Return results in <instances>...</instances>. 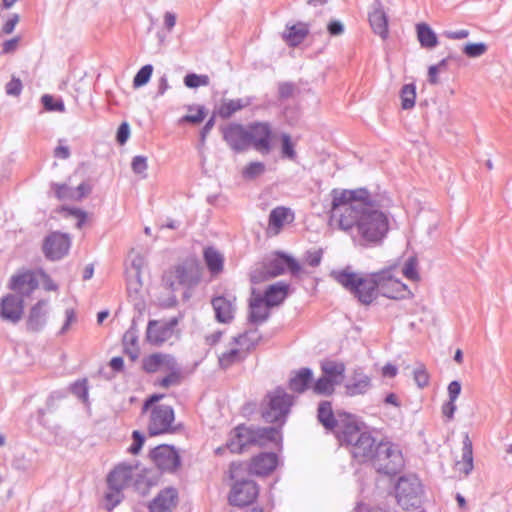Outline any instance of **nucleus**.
<instances>
[{
    "label": "nucleus",
    "instance_id": "f257e3e1",
    "mask_svg": "<svg viewBox=\"0 0 512 512\" xmlns=\"http://www.w3.org/2000/svg\"><path fill=\"white\" fill-rule=\"evenodd\" d=\"M330 197V226L346 232L361 246L382 243L389 231V219L366 188H334Z\"/></svg>",
    "mask_w": 512,
    "mask_h": 512
},
{
    "label": "nucleus",
    "instance_id": "f03ea898",
    "mask_svg": "<svg viewBox=\"0 0 512 512\" xmlns=\"http://www.w3.org/2000/svg\"><path fill=\"white\" fill-rule=\"evenodd\" d=\"M330 276L349 291L361 304H371L379 295V271L373 273H356L350 266L333 270Z\"/></svg>",
    "mask_w": 512,
    "mask_h": 512
},
{
    "label": "nucleus",
    "instance_id": "7ed1b4c3",
    "mask_svg": "<svg viewBox=\"0 0 512 512\" xmlns=\"http://www.w3.org/2000/svg\"><path fill=\"white\" fill-rule=\"evenodd\" d=\"M338 441L349 449L352 457L358 462L370 461L378 444L356 416L350 424L346 425V429L340 432Z\"/></svg>",
    "mask_w": 512,
    "mask_h": 512
},
{
    "label": "nucleus",
    "instance_id": "20e7f679",
    "mask_svg": "<svg viewBox=\"0 0 512 512\" xmlns=\"http://www.w3.org/2000/svg\"><path fill=\"white\" fill-rule=\"evenodd\" d=\"M370 462L378 473L388 476L400 473L405 466L400 447L390 441L377 444Z\"/></svg>",
    "mask_w": 512,
    "mask_h": 512
},
{
    "label": "nucleus",
    "instance_id": "39448f33",
    "mask_svg": "<svg viewBox=\"0 0 512 512\" xmlns=\"http://www.w3.org/2000/svg\"><path fill=\"white\" fill-rule=\"evenodd\" d=\"M200 278L201 271L198 263L193 259H186L166 271L163 282L174 293L179 286L193 288L200 282Z\"/></svg>",
    "mask_w": 512,
    "mask_h": 512
},
{
    "label": "nucleus",
    "instance_id": "423d86ee",
    "mask_svg": "<svg viewBox=\"0 0 512 512\" xmlns=\"http://www.w3.org/2000/svg\"><path fill=\"white\" fill-rule=\"evenodd\" d=\"M134 468L126 463L117 465L107 476V492L105 493L106 507L111 510L124 498L123 490L133 479Z\"/></svg>",
    "mask_w": 512,
    "mask_h": 512
},
{
    "label": "nucleus",
    "instance_id": "0eeeda50",
    "mask_svg": "<svg viewBox=\"0 0 512 512\" xmlns=\"http://www.w3.org/2000/svg\"><path fill=\"white\" fill-rule=\"evenodd\" d=\"M267 399V404L262 411L263 419L282 427L293 405V396L288 394L284 388L277 387L267 394Z\"/></svg>",
    "mask_w": 512,
    "mask_h": 512
},
{
    "label": "nucleus",
    "instance_id": "6e6552de",
    "mask_svg": "<svg viewBox=\"0 0 512 512\" xmlns=\"http://www.w3.org/2000/svg\"><path fill=\"white\" fill-rule=\"evenodd\" d=\"M398 505L404 509L418 508L422 502V485L415 475H407L399 478L395 487Z\"/></svg>",
    "mask_w": 512,
    "mask_h": 512
},
{
    "label": "nucleus",
    "instance_id": "1a4fd4ad",
    "mask_svg": "<svg viewBox=\"0 0 512 512\" xmlns=\"http://www.w3.org/2000/svg\"><path fill=\"white\" fill-rule=\"evenodd\" d=\"M354 417V415L346 412H337L334 414L329 401L320 402L317 410L318 421L327 430L333 431L337 439L340 436V432L346 429V425L350 424Z\"/></svg>",
    "mask_w": 512,
    "mask_h": 512
},
{
    "label": "nucleus",
    "instance_id": "9d476101",
    "mask_svg": "<svg viewBox=\"0 0 512 512\" xmlns=\"http://www.w3.org/2000/svg\"><path fill=\"white\" fill-rule=\"evenodd\" d=\"M393 272L392 267L379 271V295L390 299H403L410 291L407 285L395 278Z\"/></svg>",
    "mask_w": 512,
    "mask_h": 512
},
{
    "label": "nucleus",
    "instance_id": "9b49d317",
    "mask_svg": "<svg viewBox=\"0 0 512 512\" xmlns=\"http://www.w3.org/2000/svg\"><path fill=\"white\" fill-rule=\"evenodd\" d=\"M223 140L235 153H242L251 147L246 126L239 123H230L221 128Z\"/></svg>",
    "mask_w": 512,
    "mask_h": 512
},
{
    "label": "nucleus",
    "instance_id": "f8f14e48",
    "mask_svg": "<svg viewBox=\"0 0 512 512\" xmlns=\"http://www.w3.org/2000/svg\"><path fill=\"white\" fill-rule=\"evenodd\" d=\"M259 493L257 484L250 479L236 480L228 496L233 506L244 507L252 504Z\"/></svg>",
    "mask_w": 512,
    "mask_h": 512
},
{
    "label": "nucleus",
    "instance_id": "ddd939ff",
    "mask_svg": "<svg viewBox=\"0 0 512 512\" xmlns=\"http://www.w3.org/2000/svg\"><path fill=\"white\" fill-rule=\"evenodd\" d=\"M251 147L262 155L272 150V128L268 122H254L247 126Z\"/></svg>",
    "mask_w": 512,
    "mask_h": 512
},
{
    "label": "nucleus",
    "instance_id": "4468645a",
    "mask_svg": "<svg viewBox=\"0 0 512 512\" xmlns=\"http://www.w3.org/2000/svg\"><path fill=\"white\" fill-rule=\"evenodd\" d=\"M174 421V410L169 405H156L151 410L148 432L151 436L168 433Z\"/></svg>",
    "mask_w": 512,
    "mask_h": 512
},
{
    "label": "nucleus",
    "instance_id": "2eb2a0df",
    "mask_svg": "<svg viewBox=\"0 0 512 512\" xmlns=\"http://www.w3.org/2000/svg\"><path fill=\"white\" fill-rule=\"evenodd\" d=\"M178 324L177 318L169 320H150L146 329V340L152 345H161L169 340Z\"/></svg>",
    "mask_w": 512,
    "mask_h": 512
},
{
    "label": "nucleus",
    "instance_id": "dca6fc26",
    "mask_svg": "<svg viewBox=\"0 0 512 512\" xmlns=\"http://www.w3.org/2000/svg\"><path fill=\"white\" fill-rule=\"evenodd\" d=\"M155 465L163 472H174L181 464V459L173 446L159 445L150 452Z\"/></svg>",
    "mask_w": 512,
    "mask_h": 512
},
{
    "label": "nucleus",
    "instance_id": "f3484780",
    "mask_svg": "<svg viewBox=\"0 0 512 512\" xmlns=\"http://www.w3.org/2000/svg\"><path fill=\"white\" fill-rule=\"evenodd\" d=\"M70 245L71 241L67 234L53 232L45 238L43 252L47 259L60 260L68 253Z\"/></svg>",
    "mask_w": 512,
    "mask_h": 512
},
{
    "label": "nucleus",
    "instance_id": "a211bd4d",
    "mask_svg": "<svg viewBox=\"0 0 512 512\" xmlns=\"http://www.w3.org/2000/svg\"><path fill=\"white\" fill-rule=\"evenodd\" d=\"M24 299L16 294H7L0 301V317L2 320L17 324L23 316Z\"/></svg>",
    "mask_w": 512,
    "mask_h": 512
},
{
    "label": "nucleus",
    "instance_id": "6ab92c4d",
    "mask_svg": "<svg viewBox=\"0 0 512 512\" xmlns=\"http://www.w3.org/2000/svg\"><path fill=\"white\" fill-rule=\"evenodd\" d=\"M263 272L269 278L279 276L286 270L292 275H297L301 271L300 264L291 256L279 254L276 258L270 260L264 267Z\"/></svg>",
    "mask_w": 512,
    "mask_h": 512
},
{
    "label": "nucleus",
    "instance_id": "aec40b11",
    "mask_svg": "<svg viewBox=\"0 0 512 512\" xmlns=\"http://www.w3.org/2000/svg\"><path fill=\"white\" fill-rule=\"evenodd\" d=\"M39 286V281L33 271H24L13 275L9 281V289L13 290L16 295L29 297Z\"/></svg>",
    "mask_w": 512,
    "mask_h": 512
},
{
    "label": "nucleus",
    "instance_id": "412c9836",
    "mask_svg": "<svg viewBox=\"0 0 512 512\" xmlns=\"http://www.w3.org/2000/svg\"><path fill=\"white\" fill-rule=\"evenodd\" d=\"M178 503V492L173 487L161 490L150 502L149 512H172Z\"/></svg>",
    "mask_w": 512,
    "mask_h": 512
},
{
    "label": "nucleus",
    "instance_id": "4be33fe9",
    "mask_svg": "<svg viewBox=\"0 0 512 512\" xmlns=\"http://www.w3.org/2000/svg\"><path fill=\"white\" fill-rule=\"evenodd\" d=\"M371 387V377L364 373L361 368H357L352 372L348 382L345 384V393L350 397L364 395Z\"/></svg>",
    "mask_w": 512,
    "mask_h": 512
},
{
    "label": "nucleus",
    "instance_id": "5701e85b",
    "mask_svg": "<svg viewBox=\"0 0 512 512\" xmlns=\"http://www.w3.org/2000/svg\"><path fill=\"white\" fill-rule=\"evenodd\" d=\"M253 440L250 427L238 425L230 432L227 447L231 453H242L247 446L253 445Z\"/></svg>",
    "mask_w": 512,
    "mask_h": 512
},
{
    "label": "nucleus",
    "instance_id": "b1692460",
    "mask_svg": "<svg viewBox=\"0 0 512 512\" xmlns=\"http://www.w3.org/2000/svg\"><path fill=\"white\" fill-rule=\"evenodd\" d=\"M278 457L275 453H260L252 458L249 470L252 474L265 476L277 467Z\"/></svg>",
    "mask_w": 512,
    "mask_h": 512
},
{
    "label": "nucleus",
    "instance_id": "393cba45",
    "mask_svg": "<svg viewBox=\"0 0 512 512\" xmlns=\"http://www.w3.org/2000/svg\"><path fill=\"white\" fill-rule=\"evenodd\" d=\"M47 300H39L29 311L26 321L27 330L31 332L41 331L47 322Z\"/></svg>",
    "mask_w": 512,
    "mask_h": 512
},
{
    "label": "nucleus",
    "instance_id": "a878e982",
    "mask_svg": "<svg viewBox=\"0 0 512 512\" xmlns=\"http://www.w3.org/2000/svg\"><path fill=\"white\" fill-rule=\"evenodd\" d=\"M269 308L262 295L253 292L249 303V322L255 325L266 322L270 316Z\"/></svg>",
    "mask_w": 512,
    "mask_h": 512
},
{
    "label": "nucleus",
    "instance_id": "bb28decb",
    "mask_svg": "<svg viewBox=\"0 0 512 512\" xmlns=\"http://www.w3.org/2000/svg\"><path fill=\"white\" fill-rule=\"evenodd\" d=\"M235 297L217 296L212 299L216 320L220 323H229L234 318Z\"/></svg>",
    "mask_w": 512,
    "mask_h": 512
},
{
    "label": "nucleus",
    "instance_id": "cd10ccee",
    "mask_svg": "<svg viewBox=\"0 0 512 512\" xmlns=\"http://www.w3.org/2000/svg\"><path fill=\"white\" fill-rule=\"evenodd\" d=\"M281 427H250L253 445L266 446L272 442L278 444L281 441Z\"/></svg>",
    "mask_w": 512,
    "mask_h": 512
},
{
    "label": "nucleus",
    "instance_id": "c85d7f7f",
    "mask_svg": "<svg viewBox=\"0 0 512 512\" xmlns=\"http://www.w3.org/2000/svg\"><path fill=\"white\" fill-rule=\"evenodd\" d=\"M369 22L375 34L382 39L388 36V17L380 1H376L373 11L369 14Z\"/></svg>",
    "mask_w": 512,
    "mask_h": 512
},
{
    "label": "nucleus",
    "instance_id": "c756f323",
    "mask_svg": "<svg viewBox=\"0 0 512 512\" xmlns=\"http://www.w3.org/2000/svg\"><path fill=\"white\" fill-rule=\"evenodd\" d=\"M289 285L284 282H277L267 287L262 296L268 307L280 305L288 295Z\"/></svg>",
    "mask_w": 512,
    "mask_h": 512
},
{
    "label": "nucleus",
    "instance_id": "7c9ffc66",
    "mask_svg": "<svg viewBox=\"0 0 512 512\" xmlns=\"http://www.w3.org/2000/svg\"><path fill=\"white\" fill-rule=\"evenodd\" d=\"M312 378V370L308 367H303L291 376L289 379V388L296 393H303L310 387Z\"/></svg>",
    "mask_w": 512,
    "mask_h": 512
},
{
    "label": "nucleus",
    "instance_id": "2f4dec72",
    "mask_svg": "<svg viewBox=\"0 0 512 512\" xmlns=\"http://www.w3.org/2000/svg\"><path fill=\"white\" fill-rule=\"evenodd\" d=\"M309 33V27L306 23L299 22L297 24L286 27L284 38L289 46L295 47L303 42Z\"/></svg>",
    "mask_w": 512,
    "mask_h": 512
},
{
    "label": "nucleus",
    "instance_id": "473e14b6",
    "mask_svg": "<svg viewBox=\"0 0 512 512\" xmlns=\"http://www.w3.org/2000/svg\"><path fill=\"white\" fill-rule=\"evenodd\" d=\"M289 214L290 209L283 206L272 209L269 214L268 232L277 235L284 226Z\"/></svg>",
    "mask_w": 512,
    "mask_h": 512
},
{
    "label": "nucleus",
    "instance_id": "72a5a7b5",
    "mask_svg": "<svg viewBox=\"0 0 512 512\" xmlns=\"http://www.w3.org/2000/svg\"><path fill=\"white\" fill-rule=\"evenodd\" d=\"M416 32L422 48L433 49L438 45V37L428 24L418 23L416 25Z\"/></svg>",
    "mask_w": 512,
    "mask_h": 512
},
{
    "label": "nucleus",
    "instance_id": "f704fd0d",
    "mask_svg": "<svg viewBox=\"0 0 512 512\" xmlns=\"http://www.w3.org/2000/svg\"><path fill=\"white\" fill-rule=\"evenodd\" d=\"M203 257L211 274H219L223 270L224 259L221 253L214 247L204 249Z\"/></svg>",
    "mask_w": 512,
    "mask_h": 512
},
{
    "label": "nucleus",
    "instance_id": "c9c22d12",
    "mask_svg": "<svg viewBox=\"0 0 512 512\" xmlns=\"http://www.w3.org/2000/svg\"><path fill=\"white\" fill-rule=\"evenodd\" d=\"M321 370L324 376L331 380H335L337 384H340L346 367L342 362L326 360L321 363Z\"/></svg>",
    "mask_w": 512,
    "mask_h": 512
},
{
    "label": "nucleus",
    "instance_id": "e433bc0d",
    "mask_svg": "<svg viewBox=\"0 0 512 512\" xmlns=\"http://www.w3.org/2000/svg\"><path fill=\"white\" fill-rule=\"evenodd\" d=\"M457 464L461 465L460 470H462L465 475H469L473 470V446L468 434H466L463 439L462 460Z\"/></svg>",
    "mask_w": 512,
    "mask_h": 512
},
{
    "label": "nucleus",
    "instance_id": "4c0bfd02",
    "mask_svg": "<svg viewBox=\"0 0 512 512\" xmlns=\"http://www.w3.org/2000/svg\"><path fill=\"white\" fill-rule=\"evenodd\" d=\"M250 104V99H231L223 101L219 107V115L226 119L231 117L235 112L245 108Z\"/></svg>",
    "mask_w": 512,
    "mask_h": 512
},
{
    "label": "nucleus",
    "instance_id": "58836bf2",
    "mask_svg": "<svg viewBox=\"0 0 512 512\" xmlns=\"http://www.w3.org/2000/svg\"><path fill=\"white\" fill-rule=\"evenodd\" d=\"M245 358H246V352H243L242 350L237 349V348H233V349H230L229 351L223 352L219 356V358H218L219 366L222 369L226 370V369L230 368L231 366H233L234 364L244 361Z\"/></svg>",
    "mask_w": 512,
    "mask_h": 512
},
{
    "label": "nucleus",
    "instance_id": "ea45409f",
    "mask_svg": "<svg viewBox=\"0 0 512 512\" xmlns=\"http://www.w3.org/2000/svg\"><path fill=\"white\" fill-rule=\"evenodd\" d=\"M261 339V335L259 334L257 329L246 331L242 334L233 338V343L244 347L247 351L254 348L259 340Z\"/></svg>",
    "mask_w": 512,
    "mask_h": 512
},
{
    "label": "nucleus",
    "instance_id": "a19ab883",
    "mask_svg": "<svg viewBox=\"0 0 512 512\" xmlns=\"http://www.w3.org/2000/svg\"><path fill=\"white\" fill-rule=\"evenodd\" d=\"M336 385L338 384L335 380L322 375L315 381L312 390L317 395L330 396L334 393Z\"/></svg>",
    "mask_w": 512,
    "mask_h": 512
},
{
    "label": "nucleus",
    "instance_id": "79ce46f5",
    "mask_svg": "<svg viewBox=\"0 0 512 512\" xmlns=\"http://www.w3.org/2000/svg\"><path fill=\"white\" fill-rule=\"evenodd\" d=\"M401 107L410 110L415 106L416 86L414 83L405 84L400 90Z\"/></svg>",
    "mask_w": 512,
    "mask_h": 512
},
{
    "label": "nucleus",
    "instance_id": "37998d69",
    "mask_svg": "<svg viewBox=\"0 0 512 512\" xmlns=\"http://www.w3.org/2000/svg\"><path fill=\"white\" fill-rule=\"evenodd\" d=\"M189 114L184 115L179 119V124L191 123V124H199L206 117V110L204 106H189L188 107Z\"/></svg>",
    "mask_w": 512,
    "mask_h": 512
},
{
    "label": "nucleus",
    "instance_id": "c03bdc74",
    "mask_svg": "<svg viewBox=\"0 0 512 512\" xmlns=\"http://www.w3.org/2000/svg\"><path fill=\"white\" fill-rule=\"evenodd\" d=\"M163 353H154L145 357L142 361V368L147 373L161 371Z\"/></svg>",
    "mask_w": 512,
    "mask_h": 512
},
{
    "label": "nucleus",
    "instance_id": "a18cd8bd",
    "mask_svg": "<svg viewBox=\"0 0 512 512\" xmlns=\"http://www.w3.org/2000/svg\"><path fill=\"white\" fill-rule=\"evenodd\" d=\"M281 156L284 159L294 161L297 158V153L294 148V144L291 140V136L287 133H282L281 136Z\"/></svg>",
    "mask_w": 512,
    "mask_h": 512
},
{
    "label": "nucleus",
    "instance_id": "49530a36",
    "mask_svg": "<svg viewBox=\"0 0 512 512\" xmlns=\"http://www.w3.org/2000/svg\"><path fill=\"white\" fill-rule=\"evenodd\" d=\"M41 103L46 111L65 112V105L61 98L56 99L50 94H44L41 97Z\"/></svg>",
    "mask_w": 512,
    "mask_h": 512
},
{
    "label": "nucleus",
    "instance_id": "de8ad7c7",
    "mask_svg": "<svg viewBox=\"0 0 512 512\" xmlns=\"http://www.w3.org/2000/svg\"><path fill=\"white\" fill-rule=\"evenodd\" d=\"M266 170V166L263 162L255 161L250 162L242 172V175L245 179L253 180L259 176H261Z\"/></svg>",
    "mask_w": 512,
    "mask_h": 512
},
{
    "label": "nucleus",
    "instance_id": "09e8293b",
    "mask_svg": "<svg viewBox=\"0 0 512 512\" xmlns=\"http://www.w3.org/2000/svg\"><path fill=\"white\" fill-rule=\"evenodd\" d=\"M153 73V66L151 64H146L140 68V70L136 73L133 79V87L139 88L146 85Z\"/></svg>",
    "mask_w": 512,
    "mask_h": 512
},
{
    "label": "nucleus",
    "instance_id": "8fccbe9b",
    "mask_svg": "<svg viewBox=\"0 0 512 512\" xmlns=\"http://www.w3.org/2000/svg\"><path fill=\"white\" fill-rule=\"evenodd\" d=\"M210 83L208 75H198L189 73L184 77V84L188 88H198L199 86H207Z\"/></svg>",
    "mask_w": 512,
    "mask_h": 512
},
{
    "label": "nucleus",
    "instance_id": "3c124183",
    "mask_svg": "<svg viewBox=\"0 0 512 512\" xmlns=\"http://www.w3.org/2000/svg\"><path fill=\"white\" fill-rule=\"evenodd\" d=\"M487 49L488 47L485 43L479 42L465 44L462 51L466 56L470 58H477L482 56L487 51Z\"/></svg>",
    "mask_w": 512,
    "mask_h": 512
},
{
    "label": "nucleus",
    "instance_id": "603ef678",
    "mask_svg": "<svg viewBox=\"0 0 512 512\" xmlns=\"http://www.w3.org/2000/svg\"><path fill=\"white\" fill-rule=\"evenodd\" d=\"M417 259L415 257H410L406 260L402 273L403 275L411 280V281H418L419 280V273L417 271Z\"/></svg>",
    "mask_w": 512,
    "mask_h": 512
},
{
    "label": "nucleus",
    "instance_id": "864d4df0",
    "mask_svg": "<svg viewBox=\"0 0 512 512\" xmlns=\"http://www.w3.org/2000/svg\"><path fill=\"white\" fill-rule=\"evenodd\" d=\"M52 189L59 200L75 199V190L66 184L53 183Z\"/></svg>",
    "mask_w": 512,
    "mask_h": 512
},
{
    "label": "nucleus",
    "instance_id": "5fc2aeb1",
    "mask_svg": "<svg viewBox=\"0 0 512 512\" xmlns=\"http://www.w3.org/2000/svg\"><path fill=\"white\" fill-rule=\"evenodd\" d=\"M71 392L82 402L88 403V384L86 379L74 382L71 385Z\"/></svg>",
    "mask_w": 512,
    "mask_h": 512
},
{
    "label": "nucleus",
    "instance_id": "6e6d98bb",
    "mask_svg": "<svg viewBox=\"0 0 512 512\" xmlns=\"http://www.w3.org/2000/svg\"><path fill=\"white\" fill-rule=\"evenodd\" d=\"M181 383V370L168 372L165 377L157 381V385L162 388L177 386Z\"/></svg>",
    "mask_w": 512,
    "mask_h": 512
},
{
    "label": "nucleus",
    "instance_id": "4d7b16f0",
    "mask_svg": "<svg viewBox=\"0 0 512 512\" xmlns=\"http://www.w3.org/2000/svg\"><path fill=\"white\" fill-rule=\"evenodd\" d=\"M414 380L419 388H424L429 383V375L423 365H419L413 372Z\"/></svg>",
    "mask_w": 512,
    "mask_h": 512
},
{
    "label": "nucleus",
    "instance_id": "13d9d810",
    "mask_svg": "<svg viewBox=\"0 0 512 512\" xmlns=\"http://www.w3.org/2000/svg\"><path fill=\"white\" fill-rule=\"evenodd\" d=\"M22 89L23 85L21 80L15 76H13L5 86L6 94L14 97L19 96L22 92Z\"/></svg>",
    "mask_w": 512,
    "mask_h": 512
},
{
    "label": "nucleus",
    "instance_id": "bf43d9fd",
    "mask_svg": "<svg viewBox=\"0 0 512 512\" xmlns=\"http://www.w3.org/2000/svg\"><path fill=\"white\" fill-rule=\"evenodd\" d=\"M162 364H161V371H164V372H172V371H177V370H181L178 362L176 361L175 357L170 355V354H164L163 353V359H162Z\"/></svg>",
    "mask_w": 512,
    "mask_h": 512
},
{
    "label": "nucleus",
    "instance_id": "052dcab7",
    "mask_svg": "<svg viewBox=\"0 0 512 512\" xmlns=\"http://www.w3.org/2000/svg\"><path fill=\"white\" fill-rule=\"evenodd\" d=\"M132 439H133V443L129 447L128 451L131 454L136 455L140 452L141 448L143 447V444L145 442V437L141 432H139L138 430H135L132 433Z\"/></svg>",
    "mask_w": 512,
    "mask_h": 512
},
{
    "label": "nucleus",
    "instance_id": "680f3d73",
    "mask_svg": "<svg viewBox=\"0 0 512 512\" xmlns=\"http://www.w3.org/2000/svg\"><path fill=\"white\" fill-rule=\"evenodd\" d=\"M147 158L137 155L132 159L131 168L135 174H143L147 170Z\"/></svg>",
    "mask_w": 512,
    "mask_h": 512
},
{
    "label": "nucleus",
    "instance_id": "e2e57ef3",
    "mask_svg": "<svg viewBox=\"0 0 512 512\" xmlns=\"http://www.w3.org/2000/svg\"><path fill=\"white\" fill-rule=\"evenodd\" d=\"M123 345H138V330L133 323L123 335Z\"/></svg>",
    "mask_w": 512,
    "mask_h": 512
},
{
    "label": "nucleus",
    "instance_id": "0e129e2a",
    "mask_svg": "<svg viewBox=\"0 0 512 512\" xmlns=\"http://www.w3.org/2000/svg\"><path fill=\"white\" fill-rule=\"evenodd\" d=\"M323 252L321 249L314 251H307L306 253V262L311 267H317L320 265L322 260Z\"/></svg>",
    "mask_w": 512,
    "mask_h": 512
},
{
    "label": "nucleus",
    "instance_id": "69168bd1",
    "mask_svg": "<svg viewBox=\"0 0 512 512\" xmlns=\"http://www.w3.org/2000/svg\"><path fill=\"white\" fill-rule=\"evenodd\" d=\"M295 90V86L291 82H281L278 85V93L279 97L282 99H287L292 96Z\"/></svg>",
    "mask_w": 512,
    "mask_h": 512
},
{
    "label": "nucleus",
    "instance_id": "338daca9",
    "mask_svg": "<svg viewBox=\"0 0 512 512\" xmlns=\"http://www.w3.org/2000/svg\"><path fill=\"white\" fill-rule=\"evenodd\" d=\"M130 135V128L127 122H123L117 130L116 140L119 144L123 145L127 142Z\"/></svg>",
    "mask_w": 512,
    "mask_h": 512
},
{
    "label": "nucleus",
    "instance_id": "774afa93",
    "mask_svg": "<svg viewBox=\"0 0 512 512\" xmlns=\"http://www.w3.org/2000/svg\"><path fill=\"white\" fill-rule=\"evenodd\" d=\"M65 317V322L59 331L60 334H65L69 330L70 325L76 321V314L74 309H66Z\"/></svg>",
    "mask_w": 512,
    "mask_h": 512
}]
</instances>
